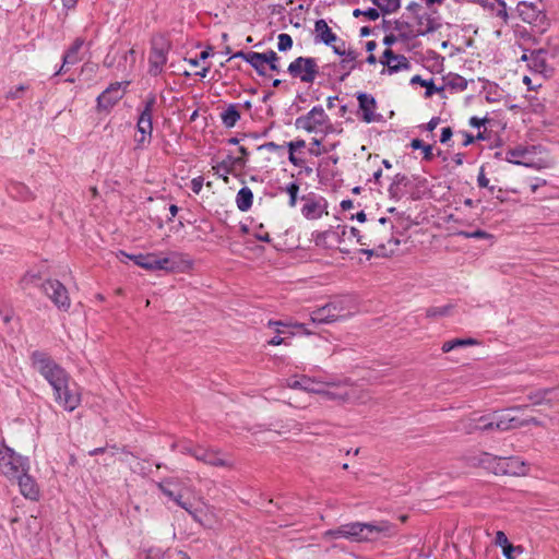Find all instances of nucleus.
Segmentation results:
<instances>
[{
  "label": "nucleus",
  "mask_w": 559,
  "mask_h": 559,
  "mask_svg": "<svg viewBox=\"0 0 559 559\" xmlns=\"http://www.w3.org/2000/svg\"><path fill=\"white\" fill-rule=\"evenodd\" d=\"M394 533V526L391 523L380 521L377 523L353 522L343 524L335 530H329L325 535L334 539L347 538L356 542H362L372 539L379 535L389 537Z\"/></svg>",
  "instance_id": "1"
},
{
  "label": "nucleus",
  "mask_w": 559,
  "mask_h": 559,
  "mask_svg": "<svg viewBox=\"0 0 559 559\" xmlns=\"http://www.w3.org/2000/svg\"><path fill=\"white\" fill-rule=\"evenodd\" d=\"M34 368L49 382L52 389L61 390L60 385L70 380L68 372L48 354L35 350L31 356Z\"/></svg>",
  "instance_id": "2"
},
{
  "label": "nucleus",
  "mask_w": 559,
  "mask_h": 559,
  "mask_svg": "<svg viewBox=\"0 0 559 559\" xmlns=\"http://www.w3.org/2000/svg\"><path fill=\"white\" fill-rule=\"evenodd\" d=\"M362 392L354 384L347 381L340 382H325L321 383L318 389L319 395L330 401H335L338 404L350 402H362Z\"/></svg>",
  "instance_id": "3"
},
{
  "label": "nucleus",
  "mask_w": 559,
  "mask_h": 559,
  "mask_svg": "<svg viewBox=\"0 0 559 559\" xmlns=\"http://www.w3.org/2000/svg\"><path fill=\"white\" fill-rule=\"evenodd\" d=\"M295 127L308 133L329 134L334 131L330 117L322 106H314L295 120Z\"/></svg>",
  "instance_id": "4"
},
{
  "label": "nucleus",
  "mask_w": 559,
  "mask_h": 559,
  "mask_svg": "<svg viewBox=\"0 0 559 559\" xmlns=\"http://www.w3.org/2000/svg\"><path fill=\"white\" fill-rule=\"evenodd\" d=\"M27 457H23L4 441H0V473L9 479L16 478L23 472H28Z\"/></svg>",
  "instance_id": "5"
},
{
  "label": "nucleus",
  "mask_w": 559,
  "mask_h": 559,
  "mask_svg": "<svg viewBox=\"0 0 559 559\" xmlns=\"http://www.w3.org/2000/svg\"><path fill=\"white\" fill-rule=\"evenodd\" d=\"M156 104V97L154 95H150L145 102L144 107L140 112L136 130L140 133L139 138H135V142L138 147H143L145 143H150L153 132V110Z\"/></svg>",
  "instance_id": "6"
},
{
  "label": "nucleus",
  "mask_w": 559,
  "mask_h": 559,
  "mask_svg": "<svg viewBox=\"0 0 559 559\" xmlns=\"http://www.w3.org/2000/svg\"><path fill=\"white\" fill-rule=\"evenodd\" d=\"M287 71L292 78L312 84L319 74V64L314 58L298 57L289 63Z\"/></svg>",
  "instance_id": "7"
},
{
  "label": "nucleus",
  "mask_w": 559,
  "mask_h": 559,
  "mask_svg": "<svg viewBox=\"0 0 559 559\" xmlns=\"http://www.w3.org/2000/svg\"><path fill=\"white\" fill-rule=\"evenodd\" d=\"M44 294L53 302V305L63 311H68L71 300L67 287L57 280H47L40 284Z\"/></svg>",
  "instance_id": "8"
},
{
  "label": "nucleus",
  "mask_w": 559,
  "mask_h": 559,
  "mask_svg": "<svg viewBox=\"0 0 559 559\" xmlns=\"http://www.w3.org/2000/svg\"><path fill=\"white\" fill-rule=\"evenodd\" d=\"M349 316L348 312H344L342 301H331L321 308L313 310L310 313V320L313 323H332L338 320H344Z\"/></svg>",
  "instance_id": "9"
},
{
  "label": "nucleus",
  "mask_w": 559,
  "mask_h": 559,
  "mask_svg": "<svg viewBox=\"0 0 559 559\" xmlns=\"http://www.w3.org/2000/svg\"><path fill=\"white\" fill-rule=\"evenodd\" d=\"M169 50V44L163 38H154L152 40V48L148 58V73L153 76H157L163 72L164 66L167 62V53Z\"/></svg>",
  "instance_id": "10"
},
{
  "label": "nucleus",
  "mask_w": 559,
  "mask_h": 559,
  "mask_svg": "<svg viewBox=\"0 0 559 559\" xmlns=\"http://www.w3.org/2000/svg\"><path fill=\"white\" fill-rule=\"evenodd\" d=\"M61 390L55 389V401L67 412H73L81 403V393L76 384H70V380L60 385Z\"/></svg>",
  "instance_id": "11"
},
{
  "label": "nucleus",
  "mask_w": 559,
  "mask_h": 559,
  "mask_svg": "<svg viewBox=\"0 0 559 559\" xmlns=\"http://www.w3.org/2000/svg\"><path fill=\"white\" fill-rule=\"evenodd\" d=\"M119 257L132 260L136 265L148 271L169 270L170 260L168 258H158L154 253L128 254L120 251Z\"/></svg>",
  "instance_id": "12"
},
{
  "label": "nucleus",
  "mask_w": 559,
  "mask_h": 559,
  "mask_svg": "<svg viewBox=\"0 0 559 559\" xmlns=\"http://www.w3.org/2000/svg\"><path fill=\"white\" fill-rule=\"evenodd\" d=\"M124 95V88L122 83H111L98 97L97 108L98 110H110Z\"/></svg>",
  "instance_id": "13"
},
{
  "label": "nucleus",
  "mask_w": 559,
  "mask_h": 559,
  "mask_svg": "<svg viewBox=\"0 0 559 559\" xmlns=\"http://www.w3.org/2000/svg\"><path fill=\"white\" fill-rule=\"evenodd\" d=\"M189 455L193 456L195 460L203 462L204 464L216 466V467H227L230 466L228 461L222 456L219 451L213 449H205L200 445L195 447L194 450H189Z\"/></svg>",
  "instance_id": "14"
},
{
  "label": "nucleus",
  "mask_w": 559,
  "mask_h": 559,
  "mask_svg": "<svg viewBox=\"0 0 559 559\" xmlns=\"http://www.w3.org/2000/svg\"><path fill=\"white\" fill-rule=\"evenodd\" d=\"M380 63L386 67V72L389 74H393L403 70H408L411 68V62L404 55H396L392 49L386 48L381 58ZM385 72V69L382 73Z\"/></svg>",
  "instance_id": "15"
},
{
  "label": "nucleus",
  "mask_w": 559,
  "mask_h": 559,
  "mask_svg": "<svg viewBox=\"0 0 559 559\" xmlns=\"http://www.w3.org/2000/svg\"><path fill=\"white\" fill-rule=\"evenodd\" d=\"M357 100L361 111V120L366 123L380 121L382 116L376 112L377 102L370 94L358 93Z\"/></svg>",
  "instance_id": "16"
},
{
  "label": "nucleus",
  "mask_w": 559,
  "mask_h": 559,
  "mask_svg": "<svg viewBox=\"0 0 559 559\" xmlns=\"http://www.w3.org/2000/svg\"><path fill=\"white\" fill-rule=\"evenodd\" d=\"M333 51L343 57L341 60V68L345 70V73L341 76V81H344L349 73L356 68L355 61L357 59V52L353 49H346L345 41L340 40L338 44H335V46H332Z\"/></svg>",
  "instance_id": "17"
},
{
  "label": "nucleus",
  "mask_w": 559,
  "mask_h": 559,
  "mask_svg": "<svg viewBox=\"0 0 559 559\" xmlns=\"http://www.w3.org/2000/svg\"><path fill=\"white\" fill-rule=\"evenodd\" d=\"M231 58H241L247 61L259 75H266V55L265 52L255 51H237Z\"/></svg>",
  "instance_id": "18"
},
{
  "label": "nucleus",
  "mask_w": 559,
  "mask_h": 559,
  "mask_svg": "<svg viewBox=\"0 0 559 559\" xmlns=\"http://www.w3.org/2000/svg\"><path fill=\"white\" fill-rule=\"evenodd\" d=\"M516 12L523 22L536 23L542 14L540 2L520 1L516 5Z\"/></svg>",
  "instance_id": "19"
},
{
  "label": "nucleus",
  "mask_w": 559,
  "mask_h": 559,
  "mask_svg": "<svg viewBox=\"0 0 559 559\" xmlns=\"http://www.w3.org/2000/svg\"><path fill=\"white\" fill-rule=\"evenodd\" d=\"M500 466L499 472L508 475H525L527 473L526 464L516 456L500 459L498 464Z\"/></svg>",
  "instance_id": "20"
},
{
  "label": "nucleus",
  "mask_w": 559,
  "mask_h": 559,
  "mask_svg": "<svg viewBox=\"0 0 559 559\" xmlns=\"http://www.w3.org/2000/svg\"><path fill=\"white\" fill-rule=\"evenodd\" d=\"M21 493L31 500H37L39 496V489L33 477L27 472H23L16 478Z\"/></svg>",
  "instance_id": "21"
},
{
  "label": "nucleus",
  "mask_w": 559,
  "mask_h": 559,
  "mask_svg": "<svg viewBox=\"0 0 559 559\" xmlns=\"http://www.w3.org/2000/svg\"><path fill=\"white\" fill-rule=\"evenodd\" d=\"M314 41L316 43H323L326 46H335L333 43L337 41V36L331 27L328 25L325 20H318L314 23Z\"/></svg>",
  "instance_id": "22"
},
{
  "label": "nucleus",
  "mask_w": 559,
  "mask_h": 559,
  "mask_svg": "<svg viewBox=\"0 0 559 559\" xmlns=\"http://www.w3.org/2000/svg\"><path fill=\"white\" fill-rule=\"evenodd\" d=\"M84 45V39L81 37L75 38L73 44L70 46V48L64 52L62 57V66L57 71L56 74H60L64 72L66 66H73L82 60V57L80 56V50L82 49Z\"/></svg>",
  "instance_id": "23"
},
{
  "label": "nucleus",
  "mask_w": 559,
  "mask_h": 559,
  "mask_svg": "<svg viewBox=\"0 0 559 559\" xmlns=\"http://www.w3.org/2000/svg\"><path fill=\"white\" fill-rule=\"evenodd\" d=\"M526 408V406H516L509 409L493 412L491 414L493 420V427L497 431H507L510 430V414L514 411H521Z\"/></svg>",
  "instance_id": "24"
},
{
  "label": "nucleus",
  "mask_w": 559,
  "mask_h": 559,
  "mask_svg": "<svg viewBox=\"0 0 559 559\" xmlns=\"http://www.w3.org/2000/svg\"><path fill=\"white\" fill-rule=\"evenodd\" d=\"M286 384L290 389H299V390H304L306 392H310V393H314V394L318 393V389H319V386H321V383H319L306 376H302L300 378H297V377L289 378V379H287Z\"/></svg>",
  "instance_id": "25"
},
{
  "label": "nucleus",
  "mask_w": 559,
  "mask_h": 559,
  "mask_svg": "<svg viewBox=\"0 0 559 559\" xmlns=\"http://www.w3.org/2000/svg\"><path fill=\"white\" fill-rule=\"evenodd\" d=\"M467 80L459 74H448L444 78V84L441 87L452 92H463L467 88Z\"/></svg>",
  "instance_id": "26"
},
{
  "label": "nucleus",
  "mask_w": 559,
  "mask_h": 559,
  "mask_svg": "<svg viewBox=\"0 0 559 559\" xmlns=\"http://www.w3.org/2000/svg\"><path fill=\"white\" fill-rule=\"evenodd\" d=\"M241 115L236 104L228 105L227 108L221 112V120L226 128L235 127Z\"/></svg>",
  "instance_id": "27"
},
{
  "label": "nucleus",
  "mask_w": 559,
  "mask_h": 559,
  "mask_svg": "<svg viewBox=\"0 0 559 559\" xmlns=\"http://www.w3.org/2000/svg\"><path fill=\"white\" fill-rule=\"evenodd\" d=\"M531 153L528 147L516 146L514 148H510L506 153V160L509 163H513L516 165L530 166V164L524 163L522 159L526 157Z\"/></svg>",
  "instance_id": "28"
},
{
  "label": "nucleus",
  "mask_w": 559,
  "mask_h": 559,
  "mask_svg": "<svg viewBox=\"0 0 559 559\" xmlns=\"http://www.w3.org/2000/svg\"><path fill=\"white\" fill-rule=\"evenodd\" d=\"M252 202H253V193H252L251 189L248 187L241 188L238 191L237 197H236L237 207L241 212H246L252 206Z\"/></svg>",
  "instance_id": "29"
},
{
  "label": "nucleus",
  "mask_w": 559,
  "mask_h": 559,
  "mask_svg": "<svg viewBox=\"0 0 559 559\" xmlns=\"http://www.w3.org/2000/svg\"><path fill=\"white\" fill-rule=\"evenodd\" d=\"M302 215L308 219H316L321 217L323 213V206L316 200H307L301 209Z\"/></svg>",
  "instance_id": "30"
},
{
  "label": "nucleus",
  "mask_w": 559,
  "mask_h": 559,
  "mask_svg": "<svg viewBox=\"0 0 559 559\" xmlns=\"http://www.w3.org/2000/svg\"><path fill=\"white\" fill-rule=\"evenodd\" d=\"M8 190L13 198L21 199L23 201L33 198L29 189L21 182H11Z\"/></svg>",
  "instance_id": "31"
},
{
  "label": "nucleus",
  "mask_w": 559,
  "mask_h": 559,
  "mask_svg": "<svg viewBox=\"0 0 559 559\" xmlns=\"http://www.w3.org/2000/svg\"><path fill=\"white\" fill-rule=\"evenodd\" d=\"M411 83L412 84H420L421 86L426 87V96L427 97H430L432 96L435 93H440L442 91H444V87H438L433 84V82L430 80V81H427V80H424L421 79L420 75H415L411 79Z\"/></svg>",
  "instance_id": "32"
},
{
  "label": "nucleus",
  "mask_w": 559,
  "mask_h": 559,
  "mask_svg": "<svg viewBox=\"0 0 559 559\" xmlns=\"http://www.w3.org/2000/svg\"><path fill=\"white\" fill-rule=\"evenodd\" d=\"M477 342L474 338H453L442 344V352L449 353L457 347L475 345Z\"/></svg>",
  "instance_id": "33"
},
{
  "label": "nucleus",
  "mask_w": 559,
  "mask_h": 559,
  "mask_svg": "<svg viewBox=\"0 0 559 559\" xmlns=\"http://www.w3.org/2000/svg\"><path fill=\"white\" fill-rule=\"evenodd\" d=\"M411 147L414 150H420L424 154V159L430 162L433 158L432 146L429 144H425L420 139H413L411 142Z\"/></svg>",
  "instance_id": "34"
},
{
  "label": "nucleus",
  "mask_w": 559,
  "mask_h": 559,
  "mask_svg": "<svg viewBox=\"0 0 559 559\" xmlns=\"http://www.w3.org/2000/svg\"><path fill=\"white\" fill-rule=\"evenodd\" d=\"M477 430L483 432H490L495 430L491 414L476 416Z\"/></svg>",
  "instance_id": "35"
},
{
  "label": "nucleus",
  "mask_w": 559,
  "mask_h": 559,
  "mask_svg": "<svg viewBox=\"0 0 559 559\" xmlns=\"http://www.w3.org/2000/svg\"><path fill=\"white\" fill-rule=\"evenodd\" d=\"M40 280L41 276L39 273L26 272L20 280V286L23 290H25L31 286L38 285Z\"/></svg>",
  "instance_id": "36"
},
{
  "label": "nucleus",
  "mask_w": 559,
  "mask_h": 559,
  "mask_svg": "<svg viewBox=\"0 0 559 559\" xmlns=\"http://www.w3.org/2000/svg\"><path fill=\"white\" fill-rule=\"evenodd\" d=\"M176 486V481L174 478H167L163 481L157 483L158 489L169 499L176 497L177 491L173 488Z\"/></svg>",
  "instance_id": "37"
},
{
  "label": "nucleus",
  "mask_w": 559,
  "mask_h": 559,
  "mask_svg": "<svg viewBox=\"0 0 559 559\" xmlns=\"http://www.w3.org/2000/svg\"><path fill=\"white\" fill-rule=\"evenodd\" d=\"M453 306L452 305H445L441 307H429L426 309V317L427 318H440V317H447L450 314Z\"/></svg>",
  "instance_id": "38"
},
{
  "label": "nucleus",
  "mask_w": 559,
  "mask_h": 559,
  "mask_svg": "<svg viewBox=\"0 0 559 559\" xmlns=\"http://www.w3.org/2000/svg\"><path fill=\"white\" fill-rule=\"evenodd\" d=\"M373 3L383 12L392 13L400 8V0H373Z\"/></svg>",
  "instance_id": "39"
},
{
  "label": "nucleus",
  "mask_w": 559,
  "mask_h": 559,
  "mask_svg": "<svg viewBox=\"0 0 559 559\" xmlns=\"http://www.w3.org/2000/svg\"><path fill=\"white\" fill-rule=\"evenodd\" d=\"M284 191L289 195L288 204L289 206L294 207L297 204V195L299 192V185L297 182H290L288 183Z\"/></svg>",
  "instance_id": "40"
},
{
  "label": "nucleus",
  "mask_w": 559,
  "mask_h": 559,
  "mask_svg": "<svg viewBox=\"0 0 559 559\" xmlns=\"http://www.w3.org/2000/svg\"><path fill=\"white\" fill-rule=\"evenodd\" d=\"M547 389H539V390H536L535 392H532L528 394V400L532 402L533 405H542V404H546V399H547Z\"/></svg>",
  "instance_id": "41"
},
{
  "label": "nucleus",
  "mask_w": 559,
  "mask_h": 559,
  "mask_svg": "<svg viewBox=\"0 0 559 559\" xmlns=\"http://www.w3.org/2000/svg\"><path fill=\"white\" fill-rule=\"evenodd\" d=\"M376 249H361L360 252L366 254L368 258H371L373 255L378 257H385L388 253L385 252V246L378 239V242L374 245Z\"/></svg>",
  "instance_id": "42"
},
{
  "label": "nucleus",
  "mask_w": 559,
  "mask_h": 559,
  "mask_svg": "<svg viewBox=\"0 0 559 559\" xmlns=\"http://www.w3.org/2000/svg\"><path fill=\"white\" fill-rule=\"evenodd\" d=\"M350 234L356 238L357 242L361 246H371V245H376L378 242V238H370L367 240V238L365 236H362L360 234V230L357 229L356 227H352L350 228Z\"/></svg>",
  "instance_id": "43"
},
{
  "label": "nucleus",
  "mask_w": 559,
  "mask_h": 559,
  "mask_svg": "<svg viewBox=\"0 0 559 559\" xmlns=\"http://www.w3.org/2000/svg\"><path fill=\"white\" fill-rule=\"evenodd\" d=\"M546 394V405L549 407L559 406V388H549Z\"/></svg>",
  "instance_id": "44"
},
{
  "label": "nucleus",
  "mask_w": 559,
  "mask_h": 559,
  "mask_svg": "<svg viewBox=\"0 0 559 559\" xmlns=\"http://www.w3.org/2000/svg\"><path fill=\"white\" fill-rule=\"evenodd\" d=\"M461 430H463L466 433H474L477 430V423H476V416L468 417L466 419H463L461 421Z\"/></svg>",
  "instance_id": "45"
},
{
  "label": "nucleus",
  "mask_w": 559,
  "mask_h": 559,
  "mask_svg": "<svg viewBox=\"0 0 559 559\" xmlns=\"http://www.w3.org/2000/svg\"><path fill=\"white\" fill-rule=\"evenodd\" d=\"M293 46V38L290 35L286 33H282L278 35L277 48L280 51H286L290 49Z\"/></svg>",
  "instance_id": "46"
},
{
  "label": "nucleus",
  "mask_w": 559,
  "mask_h": 559,
  "mask_svg": "<svg viewBox=\"0 0 559 559\" xmlns=\"http://www.w3.org/2000/svg\"><path fill=\"white\" fill-rule=\"evenodd\" d=\"M329 150L326 146H321V140L312 139L311 147L309 148V153L313 156H320L323 153H328Z\"/></svg>",
  "instance_id": "47"
},
{
  "label": "nucleus",
  "mask_w": 559,
  "mask_h": 559,
  "mask_svg": "<svg viewBox=\"0 0 559 559\" xmlns=\"http://www.w3.org/2000/svg\"><path fill=\"white\" fill-rule=\"evenodd\" d=\"M239 152H240L241 156H239V157L228 156V159L231 162V164L243 167L247 163V157L249 155V152L245 146H240Z\"/></svg>",
  "instance_id": "48"
},
{
  "label": "nucleus",
  "mask_w": 559,
  "mask_h": 559,
  "mask_svg": "<svg viewBox=\"0 0 559 559\" xmlns=\"http://www.w3.org/2000/svg\"><path fill=\"white\" fill-rule=\"evenodd\" d=\"M456 235L459 236H462L464 238H478V239H485V238H490L491 235L488 234L487 231L485 230H481V229H477L475 231H457Z\"/></svg>",
  "instance_id": "49"
},
{
  "label": "nucleus",
  "mask_w": 559,
  "mask_h": 559,
  "mask_svg": "<svg viewBox=\"0 0 559 559\" xmlns=\"http://www.w3.org/2000/svg\"><path fill=\"white\" fill-rule=\"evenodd\" d=\"M266 55V66L272 70V71H276L278 72L280 71V68L277 66V61H278V56L275 51L273 50H269L265 52Z\"/></svg>",
  "instance_id": "50"
},
{
  "label": "nucleus",
  "mask_w": 559,
  "mask_h": 559,
  "mask_svg": "<svg viewBox=\"0 0 559 559\" xmlns=\"http://www.w3.org/2000/svg\"><path fill=\"white\" fill-rule=\"evenodd\" d=\"M360 14H362L364 16H366L368 20L370 21H376L379 19L380 16V13L377 9H373V8H369L368 10L366 11H361L359 9H356L354 11V15L355 16H359Z\"/></svg>",
  "instance_id": "51"
},
{
  "label": "nucleus",
  "mask_w": 559,
  "mask_h": 559,
  "mask_svg": "<svg viewBox=\"0 0 559 559\" xmlns=\"http://www.w3.org/2000/svg\"><path fill=\"white\" fill-rule=\"evenodd\" d=\"M28 90V85H25V84H21L19 86H16L14 90H10L7 95H5V98L7 99H17V98H21L23 93L25 91Z\"/></svg>",
  "instance_id": "52"
},
{
  "label": "nucleus",
  "mask_w": 559,
  "mask_h": 559,
  "mask_svg": "<svg viewBox=\"0 0 559 559\" xmlns=\"http://www.w3.org/2000/svg\"><path fill=\"white\" fill-rule=\"evenodd\" d=\"M329 234H330L329 230L313 233L312 237H313V241H314L316 246L326 247V238H328Z\"/></svg>",
  "instance_id": "53"
},
{
  "label": "nucleus",
  "mask_w": 559,
  "mask_h": 559,
  "mask_svg": "<svg viewBox=\"0 0 559 559\" xmlns=\"http://www.w3.org/2000/svg\"><path fill=\"white\" fill-rule=\"evenodd\" d=\"M495 15L499 17L503 23H507L508 12L504 2L498 1V5L495 9Z\"/></svg>",
  "instance_id": "54"
},
{
  "label": "nucleus",
  "mask_w": 559,
  "mask_h": 559,
  "mask_svg": "<svg viewBox=\"0 0 559 559\" xmlns=\"http://www.w3.org/2000/svg\"><path fill=\"white\" fill-rule=\"evenodd\" d=\"M269 326H295V328H298V329H301L305 331L306 334H310L309 331L306 330V326L304 323H284L282 321H269Z\"/></svg>",
  "instance_id": "55"
},
{
  "label": "nucleus",
  "mask_w": 559,
  "mask_h": 559,
  "mask_svg": "<svg viewBox=\"0 0 559 559\" xmlns=\"http://www.w3.org/2000/svg\"><path fill=\"white\" fill-rule=\"evenodd\" d=\"M495 543L496 545L502 547V549L510 545L507 535L502 531H498L496 533Z\"/></svg>",
  "instance_id": "56"
},
{
  "label": "nucleus",
  "mask_w": 559,
  "mask_h": 559,
  "mask_svg": "<svg viewBox=\"0 0 559 559\" xmlns=\"http://www.w3.org/2000/svg\"><path fill=\"white\" fill-rule=\"evenodd\" d=\"M203 182H204V179L203 177L199 176V177H195L191 180V190L195 193V194H199L202 190V187H203Z\"/></svg>",
  "instance_id": "57"
},
{
  "label": "nucleus",
  "mask_w": 559,
  "mask_h": 559,
  "mask_svg": "<svg viewBox=\"0 0 559 559\" xmlns=\"http://www.w3.org/2000/svg\"><path fill=\"white\" fill-rule=\"evenodd\" d=\"M181 498V493L177 492L176 497L173 498L171 500H174L179 507L188 511L194 519H197V515L190 510V506L187 502L182 501Z\"/></svg>",
  "instance_id": "58"
},
{
  "label": "nucleus",
  "mask_w": 559,
  "mask_h": 559,
  "mask_svg": "<svg viewBox=\"0 0 559 559\" xmlns=\"http://www.w3.org/2000/svg\"><path fill=\"white\" fill-rule=\"evenodd\" d=\"M306 146L305 140H296L287 143L288 152L295 153L297 150Z\"/></svg>",
  "instance_id": "59"
},
{
  "label": "nucleus",
  "mask_w": 559,
  "mask_h": 559,
  "mask_svg": "<svg viewBox=\"0 0 559 559\" xmlns=\"http://www.w3.org/2000/svg\"><path fill=\"white\" fill-rule=\"evenodd\" d=\"M510 420H511L510 430L520 428V427H525L524 418H520L515 415H512V413L510 414Z\"/></svg>",
  "instance_id": "60"
},
{
  "label": "nucleus",
  "mask_w": 559,
  "mask_h": 559,
  "mask_svg": "<svg viewBox=\"0 0 559 559\" xmlns=\"http://www.w3.org/2000/svg\"><path fill=\"white\" fill-rule=\"evenodd\" d=\"M408 182H409V180L404 174H396L392 181V183H394L395 186H399V187H401V186L406 187L408 185Z\"/></svg>",
  "instance_id": "61"
},
{
  "label": "nucleus",
  "mask_w": 559,
  "mask_h": 559,
  "mask_svg": "<svg viewBox=\"0 0 559 559\" xmlns=\"http://www.w3.org/2000/svg\"><path fill=\"white\" fill-rule=\"evenodd\" d=\"M231 162L229 159L223 160L221 164H218L216 167H213L216 171H219V169H223L225 174H229L231 171Z\"/></svg>",
  "instance_id": "62"
},
{
  "label": "nucleus",
  "mask_w": 559,
  "mask_h": 559,
  "mask_svg": "<svg viewBox=\"0 0 559 559\" xmlns=\"http://www.w3.org/2000/svg\"><path fill=\"white\" fill-rule=\"evenodd\" d=\"M452 134H453V132H452V129L450 127L443 128L442 132H441L440 142L441 143L448 142L451 139Z\"/></svg>",
  "instance_id": "63"
},
{
  "label": "nucleus",
  "mask_w": 559,
  "mask_h": 559,
  "mask_svg": "<svg viewBox=\"0 0 559 559\" xmlns=\"http://www.w3.org/2000/svg\"><path fill=\"white\" fill-rule=\"evenodd\" d=\"M477 183L480 188H487L488 185H489V179L485 176L484 174V170L481 169L479 175H478V178H477Z\"/></svg>",
  "instance_id": "64"
}]
</instances>
